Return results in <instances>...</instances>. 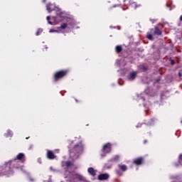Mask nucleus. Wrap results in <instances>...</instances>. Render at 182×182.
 I'll return each mask as SVG.
<instances>
[{"instance_id": "obj_1", "label": "nucleus", "mask_w": 182, "mask_h": 182, "mask_svg": "<svg viewBox=\"0 0 182 182\" xmlns=\"http://www.w3.org/2000/svg\"><path fill=\"white\" fill-rule=\"evenodd\" d=\"M66 73H68V71H66V70L59 71V72L56 73L54 75L55 80L58 81V80H59V79H62V77H63V76H65Z\"/></svg>"}, {"instance_id": "obj_2", "label": "nucleus", "mask_w": 182, "mask_h": 182, "mask_svg": "<svg viewBox=\"0 0 182 182\" xmlns=\"http://www.w3.org/2000/svg\"><path fill=\"white\" fill-rule=\"evenodd\" d=\"M112 150V144L110 143L106 144L103 146L102 151L103 153H110Z\"/></svg>"}, {"instance_id": "obj_3", "label": "nucleus", "mask_w": 182, "mask_h": 182, "mask_svg": "<svg viewBox=\"0 0 182 182\" xmlns=\"http://www.w3.org/2000/svg\"><path fill=\"white\" fill-rule=\"evenodd\" d=\"M47 157L48 159H56V156L55 155V154H53L52 151H47Z\"/></svg>"}, {"instance_id": "obj_4", "label": "nucleus", "mask_w": 182, "mask_h": 182, "mask_svg": "<svg viewBox=\"0 0 182 182\" xmlns=\"http://www.w3.org/2000/svg\"><path fill=\"white\" fill-rule=\"evenodd\" d=\"M107 178H109V174L107 173H102L98 176V180H107Z\"/></svg>"}, {"instance_id": "obj_5", "label": "nucleus", "mask_w": 182, "mask_h": 182, "mask_svg": "<svg viewBox=\"0 0 182 182\" xmlns=\"http://www.w3.org/2000/svg\"><path fill=\"white\" fill-rule=\"evenodd\" d=\"M136 75H137V73L136 72L131 73L128 76V80H134Z\"/></svg>"}, {"instance_id": "obj_6", "label": "nucleus", "mask_w": 182, "mask_h": 182, "mask_svg": "<svg viewBox=\"0 0 182 182\" xmlns=\"http://www.w3.org/2000/svg\"><path fill=\"white\" fill-rule=\"evenodd\" d=\"M134 163L136 164V166H140L141 163H143V159L142 158H138L134 161Z\"/></svg>"}, {"instance_id": "obj_7", "label": "nucleus", "mask_w": 182, "mask_h": 182, "mask_svg": "<svg viewBox=\"0 0 182 182\" xmlns=\"http://www.w3.org/2000/svg\"><path fill=\"white\" fill-rule=\"evenodd\" d=\"M88 173H90L91 176H96V171H95L93 168H89Z\"/></svg>"}, {"instance_id": "obj_8", "label": "nucleus", "mask_w": 182, "mask_h": 182, "mask_svg": "<svg viewBox=\"0 0 182 182\" xmlns=\"http://www.w3.org/2000/svg\"><path fill=\"white\" fill-rule=\"evenodd\" d=\"M46 9H47V11H48L49 13L52 12V11H53V5H52V4L47 5Z\"/></svg>"}, {"instance_id": "obj_9", "label": "nucleus", "mask_w": 182, "mask_h": 182, "mask_svg": "<svg viewBox=\"0 0 182 182\" xmlns=\"http://www.w3.org/2000/svg\"><path fill=\"white\" fill-rule=\"evenodd\" d=\"M154 35H161V31H160L159 28L156 27Z\"/></svg>"}, {"instance_id": "obj_10", "label": "nucleus", "mask_w": 182, "mask_h": 182, "mask_svg": "<svg viewBox=\"0 0 182 182\" xmlns=\"http://www.w3.org/2000/svg\"><path fill=\"white\" fill-rule=\"evenodd\" d=\"M119 167L122 171H126V170H127V166L126 165H119Z\"/></svg>"}, {"instance_id": "obj_11", "label": "nucleus", "mask_w": 182, "mask_h": 182, "mask_svg": "<svg viewBox=\"0 0 182 182\" xmlns=\"http://www.w3.org/2000/svg\"><path fill=\"white\" fill-rule=\"evenodd\" d=\"M115 50H116V52H117V53H119V52H122V46H117L115 48Z\"/></svg>"}, {"instance_id": "obj_12", "label": "nucleus", "mask_w": 182, "mask_h": 182, "mask_svg": "<svg viewBox=\"0 0 182 182\" xmlns=\"http://www.w3.org/2000/svg\"><path fill=\"white\" fill-rule=\"evenodd\" d=\"M23 156H25V155L23 153H20V154H18L17 159L18 160H21V159H22L23 157Z\"/></svg>"}, {"instance_id": "obj_13", "label": "nucleus", "mask_w": 182, "mask_h": 182, "mask_svg": "<svg viewBox=\"0 0 182 182\" xmlns=\"http://www.w3.org/2000/svg\"><path fill=\"white\" fill-rule=\"evenodd\" d=\"M146 38L149 39V41H153V36L150 33H148Z\"/></svg>"}, {"instance_id": "obj_14", "label": "nucleus", "mask_w": 182, "mask_h": 182, "mask_svg": "<svg viewBox=\"0 0 182 182\" xmlns=\"http://www.w3.org/2000/svg\"><path fill=\"white\" fill-rule=\"evenodd\" d=\"M67 26H68V24L66 23H64L61 25L60 28L61 29H66Z\"/></svg>"}, {"instance_id": "obj_15", "label": "nucleus", "mask_w": 182, "mask_h": 182, "mask_svg": "<svg viewBox=\"0 0 182 182\" xmlns=\"http://www.w3.org/2000/svg\"><path fill=\"white\" fill-rule=\"evenodd\" d=\"M43 30L41 28H39L36 33L37 36H39V33H42Z\"/></svg>"}, {"instance_id": "obj_16", "label": "nucleus", "mask_w": 182, "mask_h": 182, "mask_svg": "<svg viewBox=\"0 0 182 182\" xmlns=\"http://www.w3.org/2000/svg\"><path fill=\"white\" fill-rule=\"evenodd\" d=\"M77 178H78V180H80V181H83V180H85V178H84L83 176H78Z\"/></svg>"}, {"instance_id": "obj_17", "label": "nucleus", "mask_w": 182, "mask_h": 182, "mask_svg": "<svg viewBox=\"0 0 182 182\" xmlns=\"http://www.w3.org/2000/svg\"><path fill=\"white\" fill-rule=\"evenodd\" d=\"M50 20V16H47V21H48V23L50 25H52V22L49 21Z\"/></svg>"}, {"instance_id": "obj_18", "label": "nucleus", "mask_w": 182, "mask_h": 182, "mask_svg": "<svg viewBox=\"0 0 182 182\" xmlns=\"http://www.w3.org/2000/svg\"><path fill=\"white\" fill-rule=\"evenodd\" d=\"M179 162L181 163V164L182 165V155L179 156Z\"/></svg>"}, {"instance_id": "obj_19", "label": "nucleus", "mask_w": 182, "mask_h": 182, "mask_svg": "<svg viewBox=\"0 0 182 182\" xmlns=\"http://www.w3.org/2000/svg\"><path fill=\"white\" fill-rule=\"evenodd\" d=\"M53 32H58V31L57 30H54V29L50 30V33H52Z\"/></svg>"}, {"instance_id": "obj_20", "label": "nucleus", "mask_w": 182, "mask_h": 182, "mask_svg": "<svg viewBox=\"0 0 182 182\" xmlns=\"http://www.w3.org/2000/svg\"><path fill=\"white\" fill-rule=\"evenodd\" d=\"M66 166H67V167H69V166H70V161H67L66 162Z\"/></svg>"}, {"instance_id": "obj_21", "label": "nucleus", "mask_w": 182, "mask_h": 182, "mask_svg": "<svg viewBox=\"0 0 182 182\" xmlns=\"http://www.w3.org/2000/svg\"><path fill=\"white\" fill-rule=\"evenodd\" d=\"M180 21H182V16H180Z\"/></svg>"}, {"instance_id": "obj_22", "label": "nucleus", "mask_w": 182, "mask_h": 182, "mask_svg": "<svg viewBox=\"0 0 182 182\" xmlns=\"http://www.w3.org/2000/svg\"><path fill=\"white\" fill-rule=\"evenodd\" d=\"M171 65H174V61L171 60Z\"/></svg>"}]
</instances>
